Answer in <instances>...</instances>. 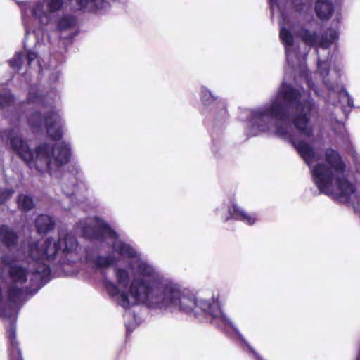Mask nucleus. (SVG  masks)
<instances>
[{
  "label": "nucleus",
  "instance_id": "nucleus-1",
  "mask_svg": "<svg viewBox=\"0 0 360 360\" xmlns=\"http://www.w3.org/2000/svg\"><path fill=\"white\" fill-rule=\"evenodd\" d=\"M309 94L283 82L277 94L265 105L252 109L246 116L247 139L269 131L274 122L275 134L290 143L310 168L312 181L320 194L342 203L356 198V187L344 174L346 165L340 153L332 148L325 150L326 162L312 164L319 160L314 147V128L311 118L316 102L311 91L321 96L311 77H306Z\"/></svg>",
  "mask_w": 360,
  "mask_h": 360
},
{
  "label": "nucleus",
  "instance_id": "nucleus-2",
  "mask_svg": "<svg viewBox=\"0 0 360 360\" xmlns=\"http://www.w3.org/2000/svg\"><path fill=\"white\" fill-rule=\"evenodd\" d=\"M118 261L114 256V274L117 283L122 288L121 290L114 283V297L117 296V304L124 309L130 307L143 306L148 309L166 311L169 308L178 307L185 313L200 309L203 314L211 318V323L221 330L227 336L231 335V328L234 323L224 314L217 299L196 298L188 290H182L181 286L172 279L162 274L163 281H154L152 276H146L138 274L131 280L128 265L118 267Z\"/></svg>",
  "mask_w": 360,
  "mask_h": 360
},
{
  "label": "nucleus",
  "instance_id": "nucleus-3",
  "mask_svg": "<svg viewBox=\"0 0 360 360\" xmlns=\"http://www.w3.org/2000/svg\"><path fill=\"white\" fill-rule=\"evenodd\" d=\"M23 257L30 261L25 262L18 255H6L2 257L1 262L8 266V275L11 284L8 290V297L13 304H20L27 300L29 292H36L46 281L50 274V268L44 259H33L27 252V244L23 246Z\"/></svg>",
  "mask_w": 360,
  "mask_h": 360
},
{
  "label": "nucleus",
  "instance_id": "nucleus-4",
  "mask_svg": "<svg viewBox=\"0 0 360 360\" xmlns=\"http://www.w3.org/2000/svg\"><path fill=\"white\" fill-rule=\"evenodd\" d=\"M82 233L84 237L90 240H100L96 255L87 249L86 250V259L91 262L99 271L100 280L102 287L108 295L112 297V283L111 281V271L112 267V247L108 242L112 238V232L105 222L96 218L83 225Z\"/></svg>",
  "mask_w": 360,
  "mask_h": 360
},
{
  "label": "nucleus",
  "instance_id": "nucleus-5",
  "mask_svg": "<svg viewBox=\"0 0 360 360\" xmlns=\"http://www.w3.org/2000/svg\"><path fill=\"white\" fill-rule=\"evenodd\" d=\"M13 150L29 165L40 172H49L51 175L61 166L67 164L70 159L71 149L68 143L60 142L51 146L42 143L37 146L35 153L30 150L27 142L16 136L11 138Z\"/></svg>",
  "mask_w": 360,
  "mask_h": 360
},
{
  "label": "nucleus",
  "instance_id": "nucleus-6",
  "mask_svg": "<svg viewBox=\"0 0 360 360\" xmlns=\"http://www.w3.org/2000/svg\"><path fill=\"white\" fill-rule=\"evenodd\" d=\"M199 96L201 103L200 112L205 117V124L210 130L211 150L214 156L218 158L222 150L221 135L227 124L226 103L224 98L205 86H200Z\"/></svg>",
  "mask_w": 360,
  "mask_h": 360
},
{
  "label": "nucleus",
  "instance_id": "nucleus-7",
  "mask_svg": "<svg viewBox=\"0 0 360 360\" xmlns=\"http://www.w3.org/2000/svg\"><path fill=\"white\" fill-rule=\"evenodd\" d=\"M59 251L63 256V263L75 262L82 259L81 248L75 236L70 232L61 231L58 238L49 237L43 242L31 240L27 243V252L34 260L51 262L56 259Z\"/></svg>",
  "mask_w": 360,
  "mask_h": 360
},
{
  "label": "nucleus",
  "instance_id": "nucleus-8",
  "mask_svg": "<svg viewBox=\"0 0 360 360\" xmlns=\"http://www.w3.org/2000/svg\"><path fill=\"white\" fill-rule=\"evenodd\" d=\"M114 256L118 261L128 259V266L132 273L152 276L154 281H163L162 273L146 257L138 251L131 242H128L114 230Z\"/></svg>",
  "mask_w": 360,
  "mask_h": 360
},
{
  "label": "nucleus",
  "instance_id": "nucleus-9",
  "mask_svg": "<svg viewBox=\"0 0 360 360\" xmlns=\"http://www.w3.org/2000/svg\"><path fill=\"white\" fill-rule=\"evenodd\" d=\"M64 0H35L22 3V20L25 30V37L30 34L33 24L44 27L51 23L57 13L62 9Z\"/></svg>",
  "mask_w": 360,
  "mask_h": 360
},
{
  "label": "nucleus",
  "instance_id": "nucleus-10",
  "mask_svg": "<svg viewBox=\"0 0 360 360\" xmlns=\"http://www.w3.org/2000/svg\"><path fill=\"white\" fill-rule=\"evenodd\" d=\"M280 32L279 36L285 47L286 63L288 65L294 69L301 63L300 56L295 48L294 36L290 29L286 26H290V19L288 14L280 9Z\"/></svg>",
  "mask_w": 360,
  "mask_h": 360
},
{
  "label": "nucleus",
  "instance_id": "nucleus-11",
  "mask_svg": "<svg viewBox=\"0 0 360 360\" xmlns=\"http://www.w3.org/2000/svg\"><path fill=\"white\" fill-rule=\"evenodd\" d=\"M28 123L34 128H41L44 125L49 136L53 140H60L63 136V120L54 110L46 112L44 117L36 111L29 116Z\"/></svg>",
  "mask_w": 360,
  "mask_h": 360
},
{
  "label": "nucleus",
  "instance_id": "nucleus-12",
  "mask_svg": "<svg viewBox=\"0 0 360 360\" xmlns=\"http://www.w3.org/2000/svg\"><path fill=\"white\" fill-rule=\"evenodd\" d=\"M230 219L252 226L258 221V214L255 212H248L236 202H231L228 207V215L224 219V221L226 222Z\"/></svg>",
  "mask_w": 360,
  "mask_h": 360
},
{
  "label": "nucleus",
  "instance_id": "nucleus-13",
  "mask_svg": "<svg viewBox=\"0 0 360 360\" xmlns=\"http://www.w3.org/2000/svg\"><path fill=\"white\" fill-rule=\"evenodd\" d=\"M325 82L326 87L330 92L337 93L340 100L345 101L348 107L351 108H354L352 96L342 84H339L337 79L335 81L326 80Z\"/></svg>",
  "mask_w": 360,
  "mask_h": 360
},
{
  "label": "nucleus",
  "instance_id": "nucleus-14",
  "mask_svg": "<svg viewBox=\"0 0 360 360\" xmlns=\"http://www.w3.org/2000/svg\"><path fill=\"white\" fill-rule=\"evenodd\" d=\"M335 6L331 0H316L314 13L321 21H327L333 15Z\"/></svg>",
  "mask_w": 360,
  "mask_h": 360
},
{
  "label": "nucleus",
  "instance_id": "nucleus-15",
  "mask_svg": "<svg viewBox=\"0 0 360 360\" xmlns=\"http://www.w3.org/2000/svg\"><path fill=\"white\" fill-rule=\"evenodd\" d=\"M63 192L68 196L75 194L77 190V178L73 172H65L60 176Z\"/></svg>",
  "mask_w": 360,
  "mask_h": 360
},
{
  "label": "nucleus",
  "instance_id": "nucleus-16",
  "mask_svg": "<svg viewBox=\"0 0 360 360\" xmlns=\"http://www.w3.org/2000/svg\"><path fill=\"white\" fill-rule=\"evenodd\" d=\"M131 307L127 308L126 309L128 310L126 311L124 314L127 337H128L143 321V318L140 314L136 313L134 310H131L130 309Z\"/></svg>",
  "mask_w": 360,
  "mask_h": 360
},
{
  "label": "nucleus",
  "instance_id": "nucleus-17",
  "mask_svg": "<svg viewBox=\"0 0 360 360\" xmlns=\"http://www.w3.org/2000/svg\"><path fill=\"white\" fill-rule=\"evenodd\" d=\"M37 231L39 234H46L55 228L54 220L49 215H39L35 220Z\"/></svg>",
  "mask_w": 360,
  "mask_h": 360
},
{
  "label": "nucleus",
  "instance_id": "nucleus-18",
  "mask_svg": "<svg viewBox=\"0 0 360 360\" xmlns=\"http://www.w3.org/2000/svg\"><path fill=\"white\" fill-rule=\"evenodd\" d=\"M338 39L339 31L329 27L321 34L319 44L321 48L327 49Z\"/></svg>",
  "mask_w": 360,
  "mask_h": 360
},
{
  "label": "nucleus",
  "instance_id": "nucleus-19",
  "mask_svg": "<svg viewBox=\"0 0 360 360\" xmlns=\"http://www.w3.org/2000/svg\"><path fill=\"white\" fill-rule=\"evenodd\" d=\"M0 239L7 247H13L17 244L18 236L10 227L3 225L0 229Z\"/></svg>",
  "mask_w": 360,
  "mask_h": 360
},
{
  "label": "nucleus",
  "instance_id": "nucleus-20",
  "mask_svg": "<svg viewBox=\"0 0 360 360\" xmlns=\"http://www.w3.org/2000/svg\"><path fill=\"white\" fill-rule=\"evenodd\" d=\"M299 37L309 45H315L319 41L316 32H311L309 29L302 27L298 32Z\"/></svg>",
  "mask_w": 360,
  "mask_h": 360
},
{
  "label": "nucleus",
  "instance_id": "nucleus-21",
  "mask_svg": "<svg viewBox=\"0 0 360 360\" xmlns=\"http://www.w3.org/2000/svg\"><path fill=\"white\" fill-rule=\"evenodd\" d=\"M130 0H114V14L122 15L129 12Z\"/></svg>",
  "mask_w": 360,
  "mask_h": 360
},
{
  "label": "nucleus",
  "instance_id": "nucleus-22",
  "mask_svg": "<svg viewBox=\"0 0 360 360\" xmlns=\"http://www.w3.org/2000/svg\"><path fill=\"white\" fill-rule=\"evenodd\" d=\"M75 23V19L70 15L60 18L57 22V30L60 32L72 27Z\"/></svg>",
  "mask_w": 360,
  "mask_h": 360
},
{
  "label": "nucleus",
  "instance_id": "nucleus-23",
  "mask_svg": "<svg viewBox=\"0 0 360 360\" xmlns=\"http://www.w3.org/2000/svg\"><path fill=\"white\" fill-rule=\"evenodd\" d=\"M317 70L319 75L321 76L323 82L326 86V80L331 81L328 77L330 72V68L328 63L325 60H321L319 58L317 60Z\"/></svg>",
  "mask_w": 360,
  "mask_h": 360
},
{
  "label": "nucleus",
  "instance_id": "nucleus-24",
  "mask_svg": "<svg viewBox=\"0 0 360 360\" xmlns=\"http://www.w3.org/2000/svg\"><path fill=\"white\" fill-rule=\"evenodd\" d=\"M18 206L25 211H28L34 207V202L31 197L21 194L18 198Z\"/></svg>",
  "mask_w": 360,
  "mask_h": 360
},
{
  "label": "nucleus",
  "instance_id": "nucleus-25",
  "mask_svg": "<svg viewBox=\"0 0 360 360\" xmlns=\"http://www.w3.org/2000/svg\"><path fill=\"white\" fill-rule=\"evenodd\" d=\"M28 101L30 103H36L38 105L44 106V98L37 92L30 91L28 96Z\"/></svg>",
  "mask_w": 360,
  "mask_h": 360
},
{
  "label": "nucleus",
  "instance_id": "nucleus-26",
  "mask_svg": "<svg viewBox=\"0 0 360 360\" xmlns=\"http://www.w3.org/2000/svg\"><path fill=\"white\" fill-rule=\"evenodd\" d=\"M22 54L21 53H16L13 58L9 60L10 65L16 70H19L22 65Z\"/></svg>",
  "mask_w": 360,
  "mask_h": 360
},
{
  "label": "nucleus",
  "instance_id": "nucleus-27",
  "mask_svg": "<svg viewBox=\"0 0 360 360\" xmlns=\"http://www.w3.org/2000/svg\"><path fill=\"white\" fill-rule=\"evenodd\" d=\"M307 0H292V8L297 12H302L306 8Z\"/></svg>",
  "mask_w": 360,
  "mask_h": 360
},
{
  "label": "nucleus",
  "instance_id": "nucleus-28",
  "mask_svg": "<svg viewBox=\"0 0 360 360\" xmlns=\"http://www.w3.org/2000/svg\"><path fill=\"white\" fill-rule=\"evenodd\" d=\"M13 191L11 189H0V202L3 203L11 197Z\"/></svg>",
  "mask_w": 360,
  "mask_h": 360
},
{
  "label": "nucleus",
  "instance_id": "nucleus-29",
  "mask_svg": "<svg viewBox=\"0 0 360 360\" xmlns=\"http://www.w3.org/2000/svg\"><path fill=\"white\" fill-rule=\"evenodd\" d=\"M13 99V97L9 94H6L4 96L0 95V105L6 106L9 105L12 103Z\"/></svg>",
  "mask_w": 360,
  "mask_h": 360
},
{
  "label": "nucleus",
  "instance_id": "nucleus-30",
  "mask_svg": "<svg viewBox=\"0 0 360 360\" xmlns=\"http://www.w3.org/2000/svg\"><path fill=\"white\" fill-rule=\"evenodd\" d=\"M268 2L269 4V6H270L271 16H273L274 15V8L278 7L280 9L279 5H278V0H268Z\"/></svg>",
  "mask_w": 360,
  "mask_h": 360
},
{
  "label": "nucleus",
  "instance_id": "nucleus-31",
  "mask_svg": "<svg viewBox=\"0 0 360 360\" xmlns=\"http://www.w3.org/2000/svg\"><path fill=\"white\" fill-rule=\"evenodd\" d=\"M37 58V54L34 52L29 51L27 53V60L29 65Z\"/></svg>",
  "mask_w": 360,
  "mask_h": 360
},
{
  "label": "nucleus",
  "instance_id": "nucleus-32",
  "mask_svg": "<svg viewBox=\"0 0 360 360\" xmlns=\"http://www.w3.org/2000/svg\"><path fill=\"white\" fill-rule=\"evenodd\" d=\"M356 360H360V356H359V354L357 356V357H356Z\"/></svg>",
  "mask_w": 360,
  "mask_h": 360
},
{
  "label": "nucleus",
  "instance_id": "nucleus-33",
  "mask_svg": "<svg viewBox=\"0 0 360 360\" xmlns=\"http://www.w3.org/2000/svg\"><path fill=\"white\" fill-rule=\"evenodd\" d=\"M60 39H62V38H63V39H65V38H66V37H63L60 35Z\"/></svg>",
  "mask_w": 360,
  "mask_h": 360
}]
</instances>
